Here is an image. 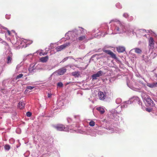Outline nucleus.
<instances>
[{
	"instance_id": "bb28decb",
	"label": "nucleus",
	"mask_w": 157,
	"mask_h": 157,
	"mask_svg": "<svg viewBox=\"0 0 157 157\" xmlns=\"http://www.w3.org/2000/svg\"><path fill=\"white\" fill-rule=\"evenodd\" d=\"M48 98H50L51 97V96H52V94H49V93H48Z\"/></svg>"
},
{
	"instance_id": "f8f14e48",
	"label": "nucleus",
	"mask_w": 157,
	"mask_h": 157,
	"mask_svg": "<svg viewBox=\"0 0 157 157\" xmlns=\"http://www.w3.org/2000/svg\"><path fill=\"white\" fill-rule=\"evenodd\" d=\"M25 106V104L22 101H20L18 104L17 106L20 109H23Z\"/></svg>"
},
{
	"instance_id": "ddd939ff",
	"label": "nucleus",
	"mask_w": 157,
	"mask_h": 157,
	"mask_svg": "<svg viewBox=\"0 0 157 157\" xmlns=\"http://www.w3.org/2000/svg\"><path fill=\"white\" fill-rule=\"evenodd\" d=\"M133 49L134 50L135 52L138 54H140L142 52L141 49L139 48H135Z\"/></svg>"
},
{
	"instance_id": "1a4fd4ad",
	"label": "nucleus",
	"mask_w": 157,
	"mask_h": 157,
	"mask_svg": "<svg viewBox=\"0 0 157 157\" xmlns=\"http://www.w3.org/2000/svg\"><path fill=\"white\" fill-rule=\"evenodd\" d=\"M117 50L118 52H123L125 51V48L123 47L119 46L117 48Z\"/></svg>"
},
{
	"instance_id": "cd10ccee",
	"label": "nucleus",
	"mask_w": 157,
	"mask_h": 157,
	"mask_svg": "<svg viewBox=\"0 0 157 157\" xmlns=\"http://www.w3.org/2000/svg\"><path fill=\"white\" fill-rule=\"evenodd\" d=\"M7 32H8V34L9 35H10L11 34V33H10V31L9 30H7Z\"/></svg>"
},
{
	"instance_id": "423d86ee",
	"label": "nucleus",
	"mask_w": 157,
	"mask_h": 157,
	"mask_svg": "<svg viewBox=\"0 0 157 157\" xmlns=\"http://www.w3.org/2000/svg\"><path fill=\"white\" fill-rule=\"evenodd\" d=\"M145 100L148 105L153 106L154 105V101L149 97H147L145 98Z\"/></svg>"
},
{
	"instance_id": "f257e3e1",
	"label": "nucleus",
	"mask_w": 157,
	"mask_h": 157,
	"mask_svg": "<svg viewBox=\"0 0 157 157\" xmlns=\"http://www.w3.org/2000/svg\"><path fill=\"white\" fill-rule=\"evenodd\" d=\"M113 21L116 22V26L114 30L116 33H122L125 31V27L124 23H121L119 21H117L116 19L112 20L109 23Z\"/></svg>"
},
{
	"instance_id": "4468645a",
	"label": "nucleus",
	"mask_w": 157,
	"mask_h": 157,
	"mask_svg": "<svg viewBox=\"0 0 157 157\" xmlns=\"http://www.w3.org/2000/svg\"><path fill=\"white\" fill-rule=\"evenodd\" d=\"M97 109L100 112L101 114H103L105 112L104 109L101 107H98L97 108Z\"/></svg>"
},
{
	"instance_id": "0eeeda50",
	"label": "nucleus",
	"mask_w": 157,
	"mask_h": 157,
	"mask_svg": "<svg viewBox=\"0 0 157 157\" xmlns=\"http://www.w3.org/2000/svg\"><path fill=\"white\" fill-rule=\"evenodd\" d=\"M55 128L58 131H64L65 129V126L62 124H58L55 126Z\"/></svg>"
},
{
	"instance_id": "9b49d317",
	"label": "nucleus",
	"mask_w": 157,
	"mask_h": 157,
	"mask_svg": "<svg viewBox=\"0 0 157 157\" xmlns=\"http://www.w3.org/2000/svg\"><path fill=\"white\" fill-rule=\"evenodd\" d=\"M48 59V56L43 57L40 59V61L43 63L46 62Z\"/></svg>"
},
{
	"instance_id": "dca6fc26",
	"label": "nucleus",
	"mask_w": 157,
	"mask_h": 157,
	"mask_svg": "<svg viewBox=\"0 0 157 157\" xmlns=\"http://www.w3.org/2000/svg\"><path fill=\"white\" fill-rule=\"evenodd\" d=\"M4 147L6 150L8 151L9 150L10 148V145L8 144L5 145L4 146Z\"/></svg>"
},
{
	"instance_id": "b1692460",
	"label": "nucleus",
	"mask_w": 157,
	"mask_h": 157,
	"mask_svg": "<svg viewBox=\"0 0 157 157\" xmlns=\"http://www.w3.org/2000/svg\"><path fill=\"white\" fill-rule=\"evenodd\" d=\"M123 16L127 18L128 16V14L126 13H124L123 14Z\"/></svg>"
},
{
	"instance_id": "f3484780",
	"label": "nucleus",
	"mask_w": 157,
	"mask_h": 157,
	"mask_svg": "<svg viewBox=\"0 0 157 157\" xmlns=\"http://www.w3.org/2000/svg\"><path fill=\"white\" fill-rule=\"evenodd\" d=\"M7 63H10L11 62V60H12V57L10 56H8L7 58Z\"/></svg>"
},
{
	"instance_id": "a878e982",
	"label": "nucleus",
	"mask_w": 157,
	"mask_h": 157,
	"mask_svg": "<svg viewBox=\"0 0 157 157\" xmlns=\"http://www.w3.org/2000/svg\"><path fill=\"white\" fill-rule=\"evenodd\" d=\"M146 110L147 111L149 112H150L151 111V109L149 108H146Z\"/></svg>"
},
{
	"instance_id": "4be33fe9",
	"label": "nucleus",
	"mask_w": 157,
	"mask_h": 157,
	"mask_svg": "<svg viewBox=\"0 0 157 157\" xmlns=\"http://www.w3.org/2000/svg\"><path fill=\"white\" fill-rule=\"evenodd\" d=\"M26 116L28 117H30L32 115V113L29 112H28L26 113Z\"/></svg>"
},
{
	"instance_id": "393cba45",
	"label": "nucleus",
	"mask_w": 157,
	"mask_h": 157,
	"mask_svg": "<svg viewBox=\"0 0 157 157\" xmlns=\"http://www.w3.org/2000/svg\"><path fill=\"white\" fill-rule=\"evenodd\" d=\"M156 84H157V82L156 83H155V84H153L150 85H148V86H149L150 87H153L155 85H156Z\"/></svg>"
},
{
	"instance_id": "412c9836",
	"label": "nucleus",
	"mask_w": 157,
	"mask_h": 157,
	"mask_svg": "<svg viewBox=\"0 0 157 157\" xmlns=\"http://www.w3.org/2000/svg\"><path fill=\"white\" fill-rule=\"evenodd\" d=\"M63 84L61 82H59L58 83H57V86L60 87H63Z\"/></svg>"
},
{
	"instance_id": "aec40b11",
	"label": "nucleus",
	"mask_w": 157,
	"mask_h": 157,
	"mask_svg": "<svg viewBox=\"0 0 157 157\" xmlns=\"http://www.w3.org/2000/svg\"><path fill=\"white\" fill-rule=\"evenodd\" d=\"M23 76V75L22 74H19L18 75H17L16 77V79H19L20 78H21Z\"/></svg>"
},
{
	"instance_id": "39448f33",
	"label": "nucleus",
	"mask_w": 157,
	"mask_h": 157,
	"mask_svg": "<svg viewBox=\"0 0 157 157\" xmlns=\"http://www.w3.org/2000/svg\"><path fill=\"white\" fill-rule=\"evenodd\" d=\"M149 45L151 48H153L154 47V40L152 37H150L149 40Z\"/></svg>"
},
{
	"instance_id": "7c9ffc66",
	"label": "nucleus",
	"mask_w": 157,
	"mask_h": 157,
	"mask_svg": "<svg viewBox=\"0 0 157 157\" xmlns=\"http://www.w3.org/2000/svg\"><path fill=\"white\" fill-rule=\"evenodd\" d=\"M156 77L157 78V75H156Z\"/></svg>"
},
{
	"instance_id": "6ab92c4d",
	"label": "nucleus",
	"mask_w": 157,
	"mask_h": 157,
	"mask_svg": "<svg viewBox=\"0 0 157 157\" xmlns=\"http://www.w3.org/2000/svg\"><path fill=\"white\" fill-rule=\"evenodd\" d=\"M95 122L93 121H91L89 122V125L91 126H94L95 125Z\"/></svg>"
},
{
	"instance_id": "6e6552de",
	"label": "nucleus",
	"mask_w": 157,
	"mask_h": 157,
	"mask_svg": "<svg viewBox=\"0 0 157 157\" xmlns=\"http://www.w3.org/2000/svg\"><path fill=\"white\" fill-rule=\"evenodd\" d=\"M98 95L100 100H103L105 98V95L104 93L100 91L98 93Z\"/></svg>"
},
{
	"instance_id": "c85d7f7f",
	"label": "nucleus",
	"mask_w": 157,
	"mask_h": 157,
	"mask_svg": "<svg viewBox=\"0 0 157 157\" xmlns=\"http://www.w3.org/2000/svg\"><path fill=\"white\" fill-rule=\"evenodd\" d=\"M47 54V53H44L43 54H41V53H40V56H41V55H45Z\"/></svg>"
},
{
	"instance_id": "7ed1b4c3",
	"label": "nucleus",
	"mask_w": 157,
	"mask_h": 157,
	"mask_svg": "<svg viewBox=\"0 0 157 157\" xmlns=\"http://www.w3.org/2000/svg\"><path fill=\"white\" fill-rule=\"evenodd\" d=\"M103 52L110 55V56L113 58L116 59L117 57L116 55L110 50H103Z\"/></svg>"
},
{
	"instance_id": "2eb2a0df",
	"label": "nucleus",
	"mask_w": 157,
	"mask_h": 157,
	"mask_svg": "<svg viewBox=\"0 0 157 157\" xmlns=\"http://www.w3.org/2000/svg\"><path fill=\"white\" fill-rule=\"evenodd\" d=\"M72 74L73 76L76 77H78L79 75V74L78 72H73L72 73Z\"/></svg>"
},
{
	"instance_id": "9d476101",
	"label": "nucleus",
	"mask_w": 157,
	"mask_h": 157,
	"mask_svg": "<svg viewBox=\"0 0 157 157\" xmlns=\"http://www.w3.org/2000/svg\"><path fill=\"white\" fill-rule=\"evenodd\" d=\"M66 71V69L64 68H62L58 71V74L60 75H63Z\"/></svg>"
},
{
	"instance_id": "5701e85b",
	"label": "nucleus",
	"mask_w": 157,
	"mask_h": 157,
	"mask_svg": "<svg viewBox=\"0 0 157 157\" xmlns=\"http://www.w3.org/2000/svg\"><path fill=\"white\" fill-rule=\"evenodd\" d=\"M34 88L33 86H27V88L28 89H29L30 90H32Z\"/></svg>"
},
{
	"instance_id": "c756f323",
	"label": "nucleus",
	"mask_w": 157,
	"mask_h": 157,
	"mask_svg": "<svg viewBox=\"0 0 157 157\" xmlns=\"http://www.w3.org/2000/svg\"><path fill=\"white\" fill-rule=\"evenodd\" d=\"M29 43H30V44H31L32 43V41H29Z\"/></svg>"
},
{
	"instance_id": "20e7f679",
	"label": "nucleus",
	"mask_w": 157,
	"mask_h": 157,
	"mask_svg": "<svg viewBox=\"0 0 157 157\" xmlns=\"http://www.w3.org/2000/svg\"><path fill=\"white\" fill-rule=\"evenodd\" d=\"M103 74V72L101 71H98L97 73L94 74L92 76V79H96L98 77H99L102 76Z\"/></svg>"
},
{
	"instance_id": "f03ea898",
	"label": "nucleus",
	"mask_w": 157,
	"mask_h": 157,
	"mask_svg": "<svg viewBox=\"0 0 157 157\" xmlns=\"http://www.w3.org/2000/svg\"><path fill=\"white\" fill-rule=\"evenodd\" d=\"M69 43L57 46L56 48V49L57 52L60 51L65 48L69 46Z\"/></svg>"
},
{
	"instance_id": "a211bd4d",
	"label": "nucleus",
	"mask_w": 157,
	"mask_h": 157,
	"mask_svg": "<svg viewBox=\"0 0 157 157\" xmlns=\"http://www.w3.org/2000/svg\"><path fill=\"white\" fill-rule=\"evenodd\" d=\"M86 37L85 36H80L78 38V40L80 41H82L85 39Z\"/></svg>"
}]
</instances>
